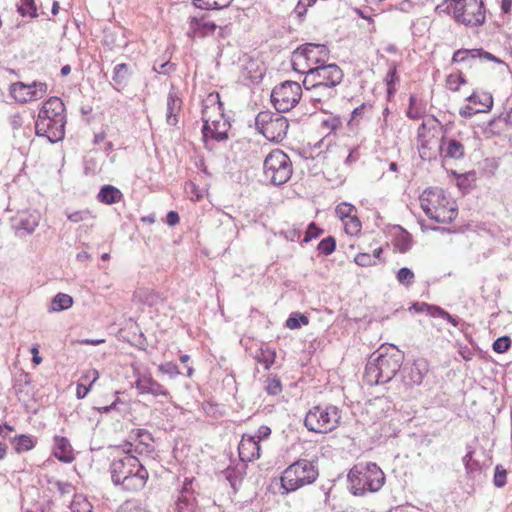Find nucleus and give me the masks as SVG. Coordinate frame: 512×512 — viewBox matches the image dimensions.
<instances>
[{
    "label": "nucleus",
    "mask_w": 512,
    "mask_h": 512,
    "mask_svg": "<svg viewBox=\"0 0 512 512\" xmlns=\"http://www.w3.org/2000/svg\"><path fill=\"white\" fill-rule=\"evenodd\" d=\"M38 226V222L35 220V219H30V218H27V219H21L18 223V225L16 226V230L18 231H25L26 234H32L36 227Z\"/></svg>",
    "instance_id": "5fc2aeb1"
},
{
    "label": "nucleus",
    "mask_w": 512,
    "mask_h": 512,
    "mask_svg": "<svg viewBox=\"0 0 512 512\" xmlns=\"http://www.w3.org/2000/svg\"><path fill=\"white\" fill-rule=\"evenodd\" d=\"M448 84L451 86V89L454 91L459 90L460 86L466 83V79L462 73H458L455 75H449L447 79Z\"/></svg>",
    "instance_id": "13d9d810"
},
{
    "label": "nucleus",
    "mask_w": 512,
    "mask_h": 512,
    "mask_svg": "<svg viewBox=\"0 0 512 512\" xmlns=\"http://www.w3.org/2000/svg\"><path fill=\"white\" fill-rule=\"evenodd\" d=\"M14 449L17 453L27 452L35 447L36 440L31 435H19L14 437Z\"/></svg>",
    "instance_id": "f704fd0d"
},
{
    "label": "nucleus",
    "mask_w": 512,
    "mask_h": 512,
    "mask_svg": "<svg viewBox=\"0 0 512 512\" xmlns=\"http://www.w3.org/2000/svg\"><path fill=\"white\" fill-rule=\"evenodd\" d=\"M421 307L425 308L426 312L432 316V317H439V318H442L443 316V313H444V309L439 307V306H436V305H430V304H427V303H421Z\"/></svg>",
    "instance_id": "69168bd1"
},
{
    "label": "nucleus",
    "mask_w": 512,
    "mask_h": 512,
    "mask_svg": "<svg viewBox=\"0 0 512 512\" xmlns=\"http://www.w3.org/2000/svg\"><path fill=\"white\" fill-rule=\"evenodd\" d=\"M159 371L168 375L170 378H175L180 374L178 366L173 362H166L159 366Z\"/></svg>",
    "instance_id": "6e6d98bb"
},
{
    "label": "nucleus",
    "mask_w": 512,
    "mask_h": 512,
    "mask_svg": "<svg viewBox=\"0 0 512 512\" xmlns=\"http://www.w3.org/2000/svg\"><path fill=\"white\" fill-rule=\"evenodd\" d=\"M122 198L123 193L113 185H104L97 195V200L107 205L118 203Z\"/></svg>",
    "instance_id": "a878e982"
},
{
    "label": "nucleus",
    "mask_w": 512,
    "mask_h": 512,
    "mask_svg": "<svg viewBox=\"0 0 512 512\" xmlns=\"http://www.w3.org/2000/svg\"><path fill=\"white\" fill-rule=\"evenodd\" d=\"M201 118L202 136L206 147L209 146L210 141L221 142L228 139L231 125L224 119L223 104L218 93H211L204 100Z\"/></svg>",
    "instance_id": "20e7f679"
},
{
    "label": "nucleus",
    "mask_w": 512,
    "mask_h": 512,
    "mask_svg": "<svg viewBox=\"0 0 512 512\" xmlns=\"http://www.w3.org/2000/svg\"><path fill=\"white\" fill-rule=\"evenodd\" d=\"M440 124L438 119L435 116H430L426 121H423L422 124L418 127L417 130V139L421 142V146L424 147L426 130H432L436 128V125Z\"/></svg>",
    "instance_id": "4c0bfd02"
},
{
    "label": "nucleus",
    "mask_w": 512,
    "mask_h": 512,
    "mask_svg": "<svg viewBox=\"0 0 512 512\" xmlns=\"http://www.w3.org/2000/svg\"><path fill=\"white\" fill-rule=\"evenodd\" d=\"M233 0H193L194 7L201 10H220L228 7Z\"/></svg>",
    "instance_id": "72a5a7b5"
},
{
    "label": "nucleus",
    "mask_w": 512,
    "mask_h": 512,
    "mask_svg": "<svg viewBox=\"0 0 512 512\" xmlns=\"http://www.w3.org/2000/svg\"><path fill=\"white\" fill-rule=\"evenodd\" d=\"M135 444H132V452L136 454H150L154 451V439L151 433L146 429H137L135 431Z\"/></svg>",
    "instance_id": "4be33fe9"
},
{
    "label": "nucleus",
    "mask_w": 512,
    "mask_h": 512,
    "mask_svg": "<svg viewBox=\"0 0 512 512\" xmlns=\"http://www.w3.org/2000/svg\"><path fill=\"white\" fill-rule=\"evenodd\" d=\"M394 245L401 253H406L412 247L411 235L406 230L400 228V233L395 237Z\"/></svg>",
    "instance_id": "c9c22d12"
},
{
    "label": "nucleus",
    "mask_w": 512,
    "mask_h": 512,
    "mask_svg": "<svg viewBox=\"0 0 512 512\" xmlns=\"http://www.w3.org/2000/svg\"><path fill=\"white\" fill-rule=\"evenodd\" d=\"M265 390L269 395H278L282 391V385L278 378H267Z\"/></svg>",
    "instance_id": "864d4df0"
},
{
    "label": "nucleus",
    "mask_w": 512,
    "mask_h": 512,
    "mask_svg": "<svg viewBox=\"0 0 512 512\" xmlns=\"http://www.w3.org/2000/svg\"><path fill=\"white\" fill-rule=\"evenodd\" d=\"M452 8L455 21L465 26H480L485 22V8L481 0H445L436 6L435 11L439 15L449 14Z\"/></svg>",
    "instance_id": "0eeeda50"
},
{
    "label": "nucleus",
    "mask_w": 512,
    "mask_h": 512,
    "mask_svg": "<svg viewBox=\"0 0 512 512\" xmlns=\"http://www.w3.org/2000/svg\"><path fill=\"white\" fill-rule=\"evenodd\" d=\"M341 420V411L335 405L314 406L304 418L305 427L314 433L326 434L335 430Z\"/></svg>",
    "instance_id": "6e6552de"
},
{
    "label": "nucleus",
    "mask_w": 512,
    "mask_h": 512,
    "mask_svg": "<svg viewBox=\"0 0 512 512\" xmlns=\"http://www.w3.org/2000/svg\"><path fill=\"white\" fill-rule=\"evenodd\" d=\"M99 378V373L96 369H89L87 370L80 379L79 383H85L88 384L89 387L92 386L94 382Z\"/></svg>",
    "instance_id": "052dcab7"
},
{
    "label": "nucleus",
    "mask_w": 512,
    "mask_h": 512,
    "mask_svg": "<svg viewBox=\"0 0 512 512\" xmlns=\"http://www.w3.org/2000/svg\"><path fill=\"white\" fill-rule=\"evenodd\" d=\"M89 211H75L67 215V218L74 223H78L80 221H84L89 218Z\"/></svg>",
    "instance_id": "338daca9"
},
{
    "label": "nucleus",
    "mask_w": 512,
    "mask_h": 512,
    "mask_svg": "<svg viewBox=\"0 0 512 512\" xmlns=\"http://www.w3.org/2000/svg\"><path fill=\"white\" fill-rule=\"evenodd\" d=\"M48 90L45 82L34 81L31 84L13 83L10 87L11 96L19 103H26L43 98Z\"/></svg>",
    "instance_id": "ddd939ff"
},
{
    "label": "nucleus",
    "mask_w": 512,
    "mask_h": 512,
    "mask_svg": "<svg viewBox=\"0 0 512 512\" xmlns=\"http://www.w3.org/2000/svg\"><path fill=\"white\" fill-rule=\"evenodd\" d=\"M50 483L53 484V486L56 488V490L61 496L70 495L74 492V486L69 482L56 480Z\"/></svg>",
    "instance_id": "4d7b16f0"
},
{
    "label": "nucleus",
    "mask_w": 512,
    "mask_h": 512,
    "mask_svg": "<svg viewBox=\"0 0 512 512\" xmlns=\"http://www.w3.org/2000/svg\"><path fill=\"white\" fill-rule=\"evenodd\" d=\"M396 279L399 284L405 287H410L415 281V275L410 268L402 267L397 271Z\"/></svg>",
    "instance_id": "79ce46f5"
},
{
    "label": "nucleus",
    "mask_w": 512,
    "mask_h": 512,
    "mask_svg": "<svg viewBox=\"0 0 512 512\" xmlns=\"http://www.w3.org/2000/svg\"><path fill=\"white\" fill-rule=\"evenodd\" d=\"M472 49H459L452 56V63L464 62L467 58H471Z\"/></svg>",
    "instance_id": "e2e57ef3"
},
{
    "label": "nucleus",
    "mask_w": 512,
    "mask_h": 512,
    "mask_svg": "<svg viewBox=\"0 0 512 512\" xmlns=\"http://www.w3.org/2000/svg\"><path fill=\"white\" fill-rule=\"evenodd\" d=\"M474 450L471 446H467V452L462 458L465 472L468 478H475L481 473V465L479 461L473 459Z\"/></svg>",
    "instance_id": "cd10ccee"
},
{
    "label": "nucleus",
    "mask_w": 512,
    "mask_h": 512,
    "mask_svg": "<svg viewBox=\"0 0 512 512\" xmlns=\"http://www.w3.org/2000/svg\"><path fill=\"white\" fill-rule=\"evenodd\" d=\"M510 347L511 339L509 336H501L497 338L492 345L493 350L499 354L507 352Z\"/></svg>",
    "instance_id": "3c124183"
},
{
    "label": "nucleus",
    "mask_w": 512,
    "mask_h": 512,
    "mask_svg": "<svg viewBox=\"0 0 512 512\" xmlns=\"http://www.w3.org/2000/svg\"><path fill=\"white\" fill-rule=\"evenodd\" d=\"M182 101L175 93L170 92L167 96L166 122L170 126L178 123V113L181 110Z\"/></svg>",
    "instance_id": "393cba45"
},
{
    "label": "nucleus",
    "mask_w": 512,
    "mask_h": 512,
    "mask_svg": "<svg viewBox=\"0 0 512 512\" xmlns=\"http://www.w3.org/2000/svg\"><path fill=\"white\" fill-rule=\"evenodd\" d=\"M302 96L301 85L296 81H284L271 92V102L278 112H288L294 108Z\"/></svg>",
    "instance_id": "f8f14e48"
},
{
    "label": "nucleus",
    "mask_w": 512,
    "mask_h": 512,
    "mask_svg": "<svg viewBox=\"0 0 512 512\" xmlns=\"http://www.w3.org/2000/svg\"><path fill=\"white\" fill-rule=\"evenodd\" d=\"M135 387L139 394H151L154 397H168V390L152 378L150 374H139L135 381Z\"/></svg>",
    "instance_id": "f3484780"
},
{
    "label": "nucleus",
    "mask_w": 512,
    "mask_h": 512,
    "mask_svg": "<svg viewBox=\"0 0 512 512\" xmlns=\"http://www.w3.org/2000/svg\"><path fill=\"white\" fill-rule=\"evenodd\" d=\"M336 248V240L332 236H328L324 239H322L317 247V250L320 254L323 255H330L335 251Z\"/></svg>",
    "instance_id": "de8ad7c7"
},
{
    "label": "nucleus",
    "mask_w": 512,
    "mask_h": 512,
    "mask_svg": "<svg viewBox=\"0 0 512 512\" xmlns=\"http://www.w3.org/2000/svg\"><path fill=\"white\" fill-rule=\"evenodd\" d=\"M191 486L192 479L186 478L176 501V510L178 512H194L196 508V497Z\"/></svg>",
    "instance_id": "aec40b11"
},
{
    "label": "nucleus",
    "mask_w": 512,
    "mask_h": 512,
    "mask_svg": "<svg viewBox=\"0 0 512 512\" xmlns=\"http://www.w3.org/2000/svg\"><path fill=\"white\" fill-rule=\"evenodd\" d=\"M17 11L23 17H38L37 7L34 0H21V4L17 6Z\"/></svg>",
    "instance_id": "ea45409f"
},
{
    "label": "nucleus",
    "mask_w": 512,
    "mask_h": 512,
    "mask_svg": "<svg viewBox=\"0 0 512 512\" xmlns=\"http://www.w3.org/2000/svg\"><path fill=\"white\" fill-rule=\"evenodd\" d=\"M321 233H322V230L319 229L315 223H310L303 241L309 242L312 239L317 238Z\"/></svg>",
    "instance_id": "0e129e2a"
},
{
    "label": "nucleus",
    "mask_w": 512,
    "mask_h": 512,
    "mask_svg": "<svg viewBox=\"0 0 512 512\" xmlns=\"http://www.w3.org/2000/svg\"><path fill=\"white\" fill-rule=\"evenodd\" d=\"M356 211L355 206L350 203L342 202L336 206L335 213L342 220L345 221L349 219V217L355 216L353 212Z\"/></svg>",
    "instance_id": "a18cd8bd"
},
{
    "label": "nucleus",
    "mask_w": 512,
    "mask_h": 512,
    "mask_svg": "<svg viewBox=\"0 0 512 512\" xmlns=\"http://www.w3.org/2000/svg\"><path fill=\"white\" fill-rule=\"evenodd\" d=\"M53 455L64 463H70L74 460L72 446L66 437L58 435L54 437Z\"/></svg>",
    "instance_id": "5701e85b"
},
{
    "label": "nucleus",
    "mask_w": 512,
    "mask_h": 512,
    "mask_svg": "<svg viewBox=\"0 0 512 512\" xmlns=\"http://www.w3.org/2000/svg\"><path fill=\"white\" fill-rule=\"evenodd\" d=\"M309 323L308 318L305 315L299 313H293L286 320V326L289 329H299L302 325Z\"/></svg>",
    "instance_id": "09e8293b"
},
{
    "label": "nucleus",
    "mask_w": 512,
    "mask_h": 512,
    "mask_svg": "<svg viewBox=\"0 0 512 512\" xmlns=\"http://www.w3.org/2000/svg\"><path fill=\"white\" fill-rule=\"evenodd\" d=\"M344 222V230L347 234L351 236H355L360 233L362 224L360 219L355 215L353 217H349V219L343 221Z\"/></svg>",
    "instance_id": "49530a36"
},
{
    "label": "nucleus",
    "mask_w": 512,
    "mask_h": 512,
    "mask_svg": "<svg viewBox=\"0 0 512 512\" xmlns=\"http://www.w3.org/2000/svg\"><path fill=\"white\" fill-rule=\"evenodd\" d=\"M124 454L115 458L109 467L112 483L127 492L143 489L149 478L147 469L132 454V443L124 445Z\"/></svg>",
    "instance_id": "f257e3e1"
},
{
    "label": "nucleus",
    "mask_w": 512,
    "mask_h": 512,
    "mask_svg": "<svg viewBox=\"0 0 512 512\" xmlns=\"http://www.w3.org/2000/svg\"><path fill=\"white\" fill-rule=\"evenodd\" d=\"M131 75H132V71L128 64H126V63L117 64L113 69V76H112L113 88L120 91V89L126 87Z\"/></svg>",
    "instance_id": "b1692460"
},
{
    "label": "nucleus",
    "mask_w": 512,
    "mask_h": 512,
    "mask_svg": "<svg viewBox=\"0 0 512 512\" xmlns=\"http://www.w3.org/2000/svg\"><path fill=\"white\" fill-rule=\"evenodd\" d=\"M404 355L395 346H381L367 361L364 381L370 385L385 384L400 371Z\"/></svg>",
    "instance_id": "f03ea898"
},
{
    "label": "nucleus",
    "mask_w": 512,
    "mask_h": 512,
    "mask_svg": "<svg viewBox=\"0 0 512 512\" xmlns=\"http://www.w3.org/2000/svg\"><path fill=\"white\" fill-rule=\"evenodd\" d=\"M65 125V106L62 100L58 97L46 100L35 122L36 135L46 137L50 143H57L65 136Z\"/></svg>",
    "instance_id": "7ed1b4c3"
},
{
    "label": "nucleus",
    "mask_w": 512,
    "mask_h": 512,
    "mask_svg": "<svg viewBox=\"0 0 512 512\" xmlns=\"http://www.w3.org/2000/svg\"><path fill=\"white\" fill-rule=\"evenodd\" d=\"M288 128L289 122L287 118L280 114H276L274 121H272L268 127H265L262 134L269 141L281 142L286 137Z\"/></svg>",
    "instance_id": "6ab92c4d"
},
{
    "label": "nucleus",
    "mask_w": 512,
    "mask_h": 512,
    "mask_svg": "<svg viewBox=\"0 0 512 512\" xmlns=\"http://www.w3.org/2000/svg\"><path fill=\"white\" fill-rule=\"evenodd\" d=\"M30 385H31V377L28 373L22 371L16 376L13 388H14L15 394L18 396L19 399H21V397L23 395L24 396L29 395L28 388L30 387Z\"/></svg>",
    "instance_id": "7c9ffc66"
},
{
    "label": "nucleus",
    "mask_w": 512,
    "mask_h": 512,
    "mask_svg": "<svg viewBox=\"0 0 512 512\" xmlns=\"http://www.w3.org/2000/svg\"><path fill=\"white\" fill-rule=\"evenodd\" d=\"M425 113V108L421 107L417 104V98L415 95H410L409 97V108L406 112V115L410 119H419Z\"/></svg>",
    "instance_id": "37998d69"
},
{
    "label": "nucleus",
    "mask_w": 512,
    "mask_h": 512,
    "mask_svg": "<svg viewBox=\"0 0 512 512\" xmlns=\"http://www.w3.org/2000/svg\"><path fill=\"white\" fill-rule=\"evenodd\" d=\"M383 252V249L381 247H378L374 249L373 254L370 253H358L354 261L357 265L361 267H370L377 264V260H379L381 254Z\"/></svg>",
    "instance_id": "473e14b6"
},
{
    "label": "nucleus",
    "mask_w": 512,
    "mask_h": 512,
    "mask_svg": "<svg viewBox=\"0 0 512 512\" xmlns=\"http://www.w3.org/2000/svg\"><path fill=\"white\" fill-rule=\"evenodd\" d=\"M483 110L476 109L471 105H465L460 108L459 114L464 118H471L472 116L476 115L477 113H482Z\"/></svg>",
    "instance_id": "774afa93"
},
{
    "label": "nucleus",
    "mask_w": 512,
    "mask_h": 512,
    "mask_svg": "<svg viewBox=\"0 0 512 512\" xmlns=\"http://www.w3.org/2000/svg\"><path fill=\"white\" fill-rule=\"evenodd\" d=\"M292 162L289 156L279 149L271 151L263 163L265 179L272 185L285 184L292 176Z\"/></svg>",
    "instance_id": "9d476101"
},
{
    "label": "nucleus",
    "mask_w": 512,
    "mask_h": 512,
    "mask_svg": "<svg viewBox=\"0 0 512 512\" xmlns=\"http://www.w3.org/2000/svg\"><path fill=\"white\" fill-rule=\"evenodd\" d=\"M329 59L330 50L325 44L305 43L293 52L292 68L304 75L310 67L327 64Z\"/></svg>",
    "instance_id": "1a4fd4ad"
},
{
    "label": "nucleus",
    "mask_w": 512,
    "mask_h": 512,
    "mask_svg": "<svg viewBox=\"0 0 512 512\" xmlns=\"http://www.w3.org/2000/svg\"><path fill=\"white\" fill-rule=\"evenodd\" d=\"M402 379L406 386L420 385L423 382L424 374L417 365H412L403 369Z\"/></svg>",
    "instance_id": "c85d7f7f"
},
{
    "label": "nucleus",
    "mask_w": 512,
    "mask_h": 512,
    "mask_svg": "<svg viewBox=\"0 0 512 512\" xmlns=\"http://www.w3.org/2000/svg\"><path fill=\"white\" fill-rule=\"evenodd\" d=\"M467 101L471 103H478L482 105L484 108L483 112H488L493 106V98L489 93H483L482 95H478L476 93H472L470 96L466 98Z\"/></svg>",
    "instance_id": "58836bf2"
},
{
    "label": "nucleus",
    "mask_w": 512,
    "mask_h": 512,
    "mask_svg": "<svg viewBox=\"0 0 512 512\" xmlns=\"http://www.w3.org/2000/svg\"><path fill=\"white\" fill-rule=\"evenodd\" d=\"M399 82L396 66L393 65L386 74L385 83L387 86V95L390 98L396 91L395 85Z\"/></svg>",
    "instance_id": "c03bdc74"
},
{
    "label": "nucleus",
    "mask_w": 512,
    "mask_h": 512,
    "mask_svg": "<svg viewBox=\"0 0 512 512\" xmlns=\"http://www.w3.org/2000/svg\"><path fill=\"white\" fill-rule=\"evenodd\" d=\"M475 176V171H469L467 173L460 174L457 178V185L460 188H468L470 186V181L475 180Z\"/></svg>",
    "instance_id": "bf43d9fd"
},
{
    "label": "nucleus",
    "mask_w": 512,
    "mask_h": 512,
    "mask_svg": "<svg viewBox=\"0 0 512 512\" xmlns=\"http://www.w3.org/2000/svg\"><path fill=\"white\" fill-rule=\"evenodd\" d=\"M309 92V99L313 105L322 112H328L331 100L337 96V89H332L327 85H315L313 87L303 86Z\"/></svg>",
    "instance_id": "2eb2a0df"
},
{
    "label": "nucleus",
    "mask_w": 512,
    "mask_h": 512,
    "mask_svg": "<svg viewBox=\"0 0 512 512\" xmlns=\"http://www.w3.org/2000/svg\"><path fill=\"white\" fill-rule=\"evenodd\" d=\"M507 483V472L502 465H496L493 484L497 488H502Z\"/></svg>",
    "instance_id": "8fccbe9b"
},
{
    "label": "nucleus",
    "mask_w": 512,
    "mask_h": 512,
    "mask_svg": "<svg viewBox=\"0 0 512 512\" xmlns=\"http://www.w3.org/2000/svg\"><path fill=\"white\" fill-rule=\"evenodd\" d=\"M223 474L234 493H236L245 476L244 467H228L223 471Z\"/></svg>",
    "instance_id": "c756f323"
},
{
    "label": "nucleus",
    "mask_w": 512,
    "mask_h": 512,
    "mask_svg": "<svg viewBox=\"0 0 512 512\" xmlns=\"http://www.w3.org/2000/svg\"><path fill=\"white\" fill-rule=\"evenodd\" d=\"M319 477L317 460L298 459L290 464L280 478L282 494L294 492L313 484Z\"/></svg>",
    "instance_id": "423d86ee"
},
{
    "label": "nucleus",
    "mask_w": 512,
    "mask_h": 512,
    "mask_svg": "<svg viewBox=\"0 0 512 512\" xmlns=\"http://www.w3.org/2000/svg\"><path fill=\"white\" fill-rule=\"evenodd\" d=\"M420 206L425 215H432V210L440 207L442 204H448L442 189L428 188L423 191L419 197Z\"/></svg>",
    "instance_id": "dca6fc26"
},
{
    "label": "nucleus",
    "mask_w": 512,
    "mask_h": 512,
    "mask_svg": "<svg viewBox=\"0 0 512 512\" xmlns=\"http://www.w3.org/2000/svg\"><path fill=\"white\" fill-rule=\"evenodd\" d=\"M440 153L443 159L460 160L465 156V147L462 142L443 136L440 141Z\"/></svg>",
    "instance_id": "412c9836"
},
{
    "label": "nucleus",
    "mask_w": 512,
    "mask_h": 512,
    "mask_svg": "<svg viewBox=\"0 0 512 512\" xmlns=\"http://www.w3.org/2000/svg\"><path fill=\"white\" fill-rule=\"evenodd\" d=\"M349 491L354 496H364L367 492H378L385 483V474L375 463L356 464L348 475Z\"/></svg>",
    "instance_id": "39448f33"
},
{
    "label": "nucleus",
    "mask_w": 512,
    "mask_h": 512,
    "mask_svg": "<svg viewBox=\"0 0 512 512\" xmlns=\"http://www.w3.org/2000/svg\"><path fill=\"white\" fill-rule=\"evenodd\" d=\"M275 115L276 114L270 111L259 112L255 118L256 129L262 134V131L265 130V127H268V125L274 121Z\"/></svg>",
    "instance_id": "a19ab883"
},
{
    "label": "nucleus",
    "mask_w": 512,
    "mask_h": 512,
    "mask_svg": "<svg viewBox=\"0 0 512 512\" xmlns=\"http://www.w3.org/2000/svg\"><path fill=\"white\" fill-rule=\"evenodd\" d=\"M188 30L186 35L190 39L205 38L215 33L218 26L209 19L208 14L202 13L191 16L188 21Z\"/></svg>",
    "instance_id": "4468645a"
},
{
    "label": "nucleus",
    "mask_w": 512,
    "mask_h": 512,
    "mask_svg": "<svg viewBox=\"0 0 512 512\" xmlns=\"http://www.w3.org/2000/svg\"><path fill=\"white\" fill-rule=\"evenodd\" d=\"M414 7L413 2L411 0H402L400 3L396 5H389L386 9L387 11L398 10L404 13H409L411 9Z\"/></svg>",
    "instance_id": "680f3d73"
},
{
    "label": "nucleus",
    "mask_w": 512,
    "mask_h": 512,
    "mask_svg": "<svg viewBox=\"0 0 512 512\" xmlns=\"http://www.w3.org/2000/svg\"><path fill=\"white\" fill-rule=\"evenodd\" d=\"M471 58H482V59H485V60H488V61H492V62H495V63H498V64H504V62L501 59H499L498 57H496L492 53L485 51L482 48L472 49V51H471Z\"/></svg>",
    "instance_id": "603ef678"
},
{
    "label": "nucleus",
    "mask_w": 512,
    "mask_h": 512,
    "mask_svg": "<svg viewBox=\"0 0 512 512\" xmlns=\"http://www.w3.org/2000/svg\"><path fill=\"white\" fill-rule=\"evenodd\" d=\"M276 358V352L270 348H261L256 352L255 359L258 363L262 364L265 369H269L274 363Z\"/></svg>",
    "instance_id": "e433bc0d"
},
{
    "label": "nucleus",
    "mask_w": 512,
    "mask_h": 512,
    "mask_svg": "<svg viewBox=\"0 0 512 512\" xmlns=\"http://www.w3.org/2000/svg\"><path fill=\"white\" fill-rule=\"evenodd\" d=\"M344 72L337 64H324L304 71L303 86L327 85L332 89L343 81Z\"/></svg>",
    "instance_id": "9b49d317"
},
{
    "label": "nucleus",
    "mask_w": 512,
    "mask_h": 512,
    "mask_svg": "<svg viewBox=\"0 0 512 512\" xmlns=\"http://www.w3.org/2000/svg\"><path fill=\"white\" fill-rule=\"evenodd\" d=\"M239 457L244 462L260 458L261 446L255 436L244 434L238 446Z\"/></svg>",
    "instance_id": "a211bd4d"
},
{
    "label": "nucleus",
    "mask_w": 512,
    "mask_h": 512,
    "mask_svg": "<svg viewBox=\"0 0 512 512\" xmlns=\"http://www.w3.org/2000/svg\"><path fill=\"white\" fill-rule=\"evenodd\" d=\"M457 216V210L454 207H447V204H442L440 207L432 210V215H427L428 218L437 223L449 224Z\"/></svg>",
    "instance_id": "bb28decb"
},
{
    "label": "nucleus",
    "mask_w": 512,
    "mask_h": 512,
    "mask_svg": "<svg viewBox=\"0 0 512 512\" xmlns=\"http://www.w3.org/2000/svg\"><path fill=\"white\" fill-rule=\"evenodd\" d=\"M73 305V298L65 293L56 294L49 307L50 312H60L69 309Z\"/></svg>",
    "instance_id": "2f4dec72"
}]
</instances>
